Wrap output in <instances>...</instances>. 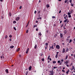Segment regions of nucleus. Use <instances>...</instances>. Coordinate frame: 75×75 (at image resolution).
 Instances as JSON below:
<instances>
[{"label": "nucleus", "mask_w": 75, "mask_h": 75, "mask_svg": "<svg viewBox=\"0 0 75 75\" xmlns=\"http://www.w3.org/2000/svg\"><path fill=\"white\" fill-rule=\"evenodd\" d=\"M62 53H66V51H65V48H63L62 51Z\"/></svg>", "instance_id": "obj_1"}, {"label": "nucleus", "mask_w": 75, "mask_h": 75, "mask_svg": "<svg viewBox=\"0 0 75 75\" xmlns=\"http://www.w3.org/2000/svg\"><path fill=\"white\" fill-rule=\"evenodd\" d=\"M65 50H66V53L67 52H68V51H69V49H68V47H66V48H65Z\"/></svg>", "instance_id": "obj_2"}, {"label": "nucleus", "mask_w": 75, "mask_h": 75, "mask_svg": "<svg viewBox=\"0 0 75 75\" xmlns=\"http://www.w3.org/2000/svg\"><path fill=\"white\" fill-rule=\"evenodd\" d=\"M56 48L57 49L59 50V49H60V46L59 45H57L56 46Z\"/></svg>", "instance_id": "obj_3"}, {"label": "nucleus", "mask_w": 75, "mask_h": 75, "mask_svg": "<svg viewBox=\"0 0 75 75\" xmlns=\"http://www.w3.org/2000/svg\"><path fill=\"white\" fill-rule=\"evenodd\" d=\"M52 47H50V46L49 47H50V49H54V45H53V44L52 45Z\"/></svg>", "instance_id": "obj_4"}, {"label": "nucleus", "mask_w": 75, "mask_h": 75, "mask_svg": "<svg viewBox=\"0 0 75 75\" xmlns=\"http://www.w3.org/2000/svg\"><path fill=\"white\" fill-rule=\"evenodd\" d=\"M59 54V52H57V54L55 56L56 58H57V57H58V54Z\"/></svg>", "instance_id": "obj_5"}, {"label": "nucleus", "mask_w": 75, "mask_h": 75, "mask_svg": "<svg viewBox=\"0 0 75 75\" xmlns=\"http://www.w3.org/2000/svg\"><path fill=\"white\" fill-rule=\"evenodd\" d=\"M32 68V67L31 66H30L29 68V71H31V69Z\"/></svg>", "instance_id": "obj_6"}, {"label": "nucleus", "mask_w": 75, "mask_h": 75, "mask_svg": "<svg viewBox=\"0 0 75 75\" xmlns=\"http://www.w3.org/2000/svg\"><path fill=\"white\" fill-rule=\"evenodd\" d=\"M28 51H29V48H28V49H27L26 52V54H28Z\"/></svg>", "instance_id": "obj_7"}, {"label": "nucleus", "mask_w": 75, "mask_h": 75, "mask_svg": "<svg viewBox=\"0 0 75 75\" xmlns=\"http://www.w3.org/2000/svg\"><path fill=\"white\" fill-rule=\"evenodd\" d=\"M60 38H62V37H63V35H62V33H60Z\"/></svg>", "instance_id": "obj_8"}, {"label": "nucleus", "mask_w": 75, "mask_h": 75, "mask_svg": "<svg viewBox=\"0 0 75 75\" xmlns=\"http://www.w3.org/2000/svg\"><path fill=\"white\" fill-rule=\"evenodd\" d=\"M19 19L20 18L19 17H17L16 18V21H18V20H19Z\"/></svg>", "instance_id": "obj_9"}, {"label": "nucleus", "mask_w": 75, "mask_h": 75, "mask_svg": "<svg viewBox=\"0 0 75 75\" xmlns=\"http://www.w3.org/2000/svg\"><path fill=\"white\" fill-rule=\"evenodd\" d=\"M67 30H64V34H66L67 33Z\"/></svg>", "instance_id": "obj_10"}, {"label": "nucleus", "mask_w": 75, "mask_h": 75, "mask_svg": "<svg viewBox=\"0 0 75 75\" xmlns=\"http://www.w3.org/2000/svg\"><path fill=\"white\" fill-rule=\"evenodd\" d=\"M69 12L70 13H71H71H73L74 12V11L73 10H71V11H69Z\"/></svg>", "instance_id": "obj_11"}, {"label": "nucleus", "mask_w": 75, "mask_h": 75, "mask_svg": "<svg viewBox=\"0 0 75 75\" xmlns=\"http://www.w3.org/2000/svg\"><path fill=\"white\" fill-rule=\"evenodd\" d=\"M69 61V60H67L66 62V64H68V62Z\"/></svg>", "instance_id": "obj_12"}, {"label": "nucleus", "mask_w": 75, "mask_h": 75, "mask_svg": "<svg viewBox=\"0 0 75 75\" xmlns=\"http://www.w3.org/2000/svg\"><path fill=\"white\" fill-rule=\"evenodd\" d=\"M14 46H13V45H11L10 47V48H13L14 47Z\"/></svg>", "instance_id": "obj_13"}, {"label": "nucleus", "mask_w": 75, "mask_h": 75, "mask_svg": "<svg viewBox=\"0 0 75 75\" xmlns=\"http://www.w3.org/2000/svg\"><path fill=\"white\" fill-rule=\"evenodd\" d=\"M46 7L47 8H49V7H50V5L48 4H47L46 5Z\"/></svg>", "instance_id": "obj_14"}, {"label": "nucleus", "mask_w": 75, "mask_h": 75, "mask_svg": "<svg viewBox=\"0 0 75 75\" xmlns=\"http://www.w3.org/2000/svg\"><path fill=\"white\" fill-rule=\"evenodd\" d=\"M69 72V69H68V71L66 72V74H68V73Z\"/></svg>", "instance_id": "obj_15"}, {"label": "nucleus", "mask_w": 75, "mask_h": 75, "mask_svg": "<svg viewBox=\"0 0 75 75\" xmlns=\"http://www.w3.org/2000/svg\"><path fill=\"white\" fill-rule=\"evenodd\" d=\"M51 65H50V64H49L48 65V68L50 69V68H51Z\"/></svg>", "instance_id": "obj_16"}, {"label": "nucleus", "mask_w": 75, "mask_h": 75, "mask_svg": "<svg viewBox=\"0 0 75 75\" xmlns=\"http://www.w3.org/2000/svg\"><path fill=\"white\" fill-rule=\"evenodd\" d=\"M68 55H67L66 56L65 59L66 60L67 59H68Z\"/></svg>", "instance_id": "obj_17"}, {"label": "nucleus", "mask_w": 75, "mask_h": 75, "mask_svg": "<svg viewBox=\"0 0 75 75\" xmlns=\"http://www.w3.org/2000/svg\"><path fill=\"white\" fill-rule=\"evenodd\" d=\"M37 45H35V46L34 47L35 49H36V48H37Z\"/></svg>", "instance_id": "obj_18"}, {"label": "nucleus", "mask_w": 75, "mask_h": 75, "mask_svg": "<svg viewBox=\"0 0 75 75\" xmlns=\"http://www.w3.org/2000/svg\"><path fill=\"white\" fill-rule=\"evenodd\" d=\"M5 71L6 72V73H8V69H6Z\"/></svg>", "instance_id": "obj_19"}, {"label": "nucleus", "mask_w": 75, "mask_h": 75, "mask_svg": "<svg viewBox=\"0 0 75 75\" xmlns=\"http://www.w3.org/2000/svg\"><path fill=\"white\" fill-rule=\"evenodd\" d=\"M9 15L10 16H11V12H9Z\"/></svg>", "instance_id": "obj_20"}, {"label": "nucleus", "mask_w": 75, "mask_h": 75, "mask_svg": "<svg viewBox=\"0 0 75 75\" xmlns=\"http://www.w3.org/2000/svg\"><path fill=\"white\" fill-rule=\"evenodd\" d=\"M67 20H68V19H67L65 20L64 21V23H66V22H67Z\"/></svg>", "instance_id": "obj_21"}, {"label": "nucleus", "mask_w": 75, "mask_h": 75, "mask_svg": "<svg viewBox=\"0 0 75 75\" xmlns=\"http://www.w3.org/2000/svg\"><path fill=\"white\" fill-rule=\"evenodd\" d=\"M45 45H46V46H48V43H46L45 44Z\"/></svg>", "instance_id": "obj_22"}, {"label": "nucleus", "mask_w": 75, "mask_h": 75, "mask_svg": "<svg viewBox=\"0 0 75 75\" xmlns=\"http://www.w3.org/2000/svg\"><path fill=\"white\" fill-rule=\"evenodd\" d=\"M72 41V40H71V39L70 40V41H69V43H71V42Z\"/></svg>", "instance_id": "obj_23"}, {"label": "nucleus", "mask_w": 75, "mask_h": 75, "mask_svg": "<svg viewBox=\"0 0 75 75\" xmlns=\"http://www.w3.org/2000/svg\"><path fill=\"white\" fill-rule=\"evenodd\" d=\"M67 2H68V0H66L65 1H64V3H67Z\"/></svg>", "instance_id": "obj_24"}, {"label": "nucleus", "mask_w": 75, "mask_h": 75, "mask_svg": "<svg viewBox=\"0 0 75 75\" xmlns=\"http://www.w3.org/2000/svg\"><path fill=\"white\" fill-rule=\"evenodd\" d=\"M50 75H54V72H52V73H50Z\"/></svg>", "instance_id": "obj_25"}, {"label": "nucleus", "mask_w": 75, "mask_h": 75, "mask_svg": "<svg viewBox=\"0 0 75 75\" xmlns=\"http://www.w3.org/2000/svg\"><path fill=\"white\" fill-rule=\"evenodd\" d=\"M71 14V13H69V12H68V15H70V14Z\"/></svg>", "instance_id": "obj_26"}, {"label": "nucleus", "mask_w": 75, "mask_h": 75, "mask_svg": "<svg viewBox=\"0 0 75 75\" xmlns=\"http://www.w3.org/2000/svg\"><path fill=\"white\" fill-rule=\"evenodd\" d=\"M53 64H55L56 63V61H54L53 62Z\"/></svg>", "instance_id": "obj_27"}, {"label": "nucleus", "mask_w": 75, "mask_h": 75, "mask_svg": "<svg viewBox=\"0 0 75 75\" xmlns=\"http://www.w3.org/2000/svg\"><path fill=\"white\" fill-rule=\"evenodd\" d=\"M74 68H75V67H74V66H73L72 68V70H73V69H74Z\"/></svg>", "instance_id": "obj_28"}, {"label": "nucleus", "mask_w": 75, "mask_h": 75, "mask_svg": "<svg viewBox=\"0 0 75 75\" xmlns=\"http://www.w3.org/2000/svg\"><path fill=\"white\" fill-rule=\"evenodd\" d=\"M13 29H14V30H15V31H16V27H14L13 28Z\"/></svg>", "instance_id": "obj_29"}, {"label": "nucleus", "mask_w": 75, "mask_h": 75, "mask_svg": "<svg viewBox=\"0 0 75 75\" xmlns=\"http://www.w3.org/2000/svg\"><path fill=\"white\" fill-rule=\"evenodd\" d=\"M28 33V30H27L26 31V33Z\"/></svg>", "instance_id": "obj_30"}, {"label": "nucleus", "mask_w": 75, "mask_h": 75, "mask_svg": "<svg viewBox=\"0 0 75 75\" xmlns=\"http://www.w3.org/2000/svg\"><path fill=\"white\" fill-rule=\"evenodd\" d=\"M20 51V48H18L17 50V51Z\"/></svg>", "instance_id": "obj_31"}, {"label": "nucleus", "mask_w": 75, "mask_h": 75, "mask_svg": "<svg viewBox=\"0 0 75 75\" xmlns=\"http://www.w3.org/2000/svg\"><path fill=\"white\" fill-rule=\"evenodd\" d=\"M9 37L10 38H11L12 37V35H9Z\"/></svg>", "instance_id": "obj_32"}, {"label": "nucleus", "mask_w": 75, "mask_h": 75, "mask_svg": "<svg viewBox=\"0 0 75 75\" xmlns=\"http://www.w3.org/2000/svg\"><path fill=\"white\" fill-rule=\"evenodd\" d=\"M13 23H14V24H15L16 23V21H14L13 22Z\"/></svg>", "instance_id": "obj_33"}, {"label": "nucleus", "mask_w": 75, "mask_h": 75, "mask_svg": "<svg viewBox=\"0 0 75 75\" xmlns=\"http://www.w3.org/2000/svg\"><path fill=\"white\" fill-rule=\"evenodd\" d=\"M68 17L69 18H70V17H71V15H69Z\"/></svg>", "instance_id": "obj_34"}, {"label": "nucleus", "mask_w": 75, "mask_h": 75, "mask_svg": "<svg viewBox=\"0 0 75 75\" xmlns=\"http://www.w3.org/2000/svg\"><path fill=\"white\" fill-rule=\"evenodd\" d=\"M69 2L70 3H72V0H70Z\"/></svg>", "instance_id": "obj_35"}, {"label": "nucleus", "mask_w": 75, "mask_h": 75, "mask_svg": "<svg viewBox=\"0 0 75 75\" xmlns=\"http://www.w3.org/2000/svg\"><path fill=\"white\" fill-rule=\"evenodd\" d=\"M7 35H6V36L5 37V38H7Z\"/></svg>", "instance_id": "obj_36"}, {"label": "nucleus", "mask_w": 75, "mask_h": 75, "mask_svg": "<svg viewBox=\"0 0 75 75\" xmlns=\"http://www.w3.org/2000/svg\"><path fill=\"white\" fill-rule=\"evenodd\" d=\"M47 48H48V46L46 47L45 48V50H47Z\"/></svg>", "instance_id": "obj_37"}, {"label": "nucleus", "mask_w": 75, "mask_h": 75, "mask_svg": "<svg viewBox=\"0 0 75 75\" xmlns=\"http://www.w3.org/2000/svg\"><path fill=\"white\" fill-rule=\"evenodd\" d=\"M52 18H55V17L54 16H52Z\"/></svg>", "instance_id": "obj_38"}, {"label": "nucleus", "mask_w": 75, "mask_h": 75, "mask_svg": "<svg viewBox=\"0 0 75 75\" xmlns=\"http://www.w3.org/2000/svg\"><path fill=\"white\" fill-rule=\"evenodd\" d=\"M42 61H44V58L42 59Z\"/></svg>", "instance_id": "obj_39"}, {"label": "nucleus", "mask_w": 75, "mask_h": 75, "mask_svg": "<svg viewBox=\"0 0 75 75\" xmlns=\"http://www.w3.org/2000/svg\"><path fill=\"white\" fill-rule=\"evenodd\" d=\"M71 3V6H74V5L73 4H72V3Z\"/></svg>", "instance_id": "obj_40"}, {"label": "nucleus", "mask_w": 75, "mask_h": 75, "mask_svg": "<svg viewBox=\"0 0 75 75\" xmlns=\"http://www.w3.org/2000/svg\"><path fill=\"white\" fill-rule=\"evenodd\" d=\"M38 14H40V11H38Z\"/></svg>", "instance_id": "obj_41"}, {"label": "nucleus", "mask_w": 75, "mask_h": 75, "mask_svg": "<svg viewBox=\"0 0 75 75\" xmlns=\"http://www.w3.org/2000/svg\"><path fill=\"white\" fill-rule=\"evenodd\" d=\"M39 35H40V36H41V32H40V33H39Z\"/></svg>", "instance_id": "obj_42"}, {"label": "nucleus", "mask_w": 75, "mask_h": 75, "mask_svg": "<svg viewBox=\"0 0 75 75\" xmlns=\"http://www.w3.org/2000/svg\"><path fill=\"white\" fill-rule=\"evenodd\" d=\"M36 13H37V11H35L34 12L35 14H36Z\"/></svg>", "instance_id": "obj_43"}, {"label": "nucleus", "mask_w": 75, "mask_h": 75, "mask_svg": "<svg viewBox=\"0 0 75 75\" xmlns=\"http://www.w3.org/2000/svg\"><path fill=\"white\" fill-rule=\"evenodd\" d=\"M28 71H26V73H25V74L26 75H27V74H28Z\"/></svg>", "instance_id": "obj_44"}, {"label": "nucleus", "mask_w": 75, "mask_h": 75, "mask_svg": "<svg viewBox=\"0 0 75 75\" xmlns=\"http://www.w3.org/2000/svg\"><path fill=\"white\" fill-rule=\"evenodd\" d=\"M60 65H62V62H60V63L59 64Z\"/></svg>", "instance_id": "obj_45"}, {"label": "nucleus", "mask_w": 75, "mask_h": 75, "mask_svg": "<svg viewBox=\"0 0 75 75\" xmlns=\"http://www.w3.org/2000/svg\"><path fill=\"white\" fill-rule=\"evenodd\" d=\"M35 27H37V25H34L33 27V28H35Z\"/></svg>", "instance_id": "obj_46"}, {"label": "nucleus", "mask_w": 75, "mask_h": 75, "mask_svg": "<svg viewBox=\"0 0 75 75\" xmlns=\"http://www.w3.org/2000/svg\"><path fill=\"white\" fill-rule=\"evenodd\" d=\"M1 18H2V19H3V18H4V16H1Z\"/></svg>", "instance_id": "obj_47"}, {"label": "nucleus", "mask_w": 75, "mask_h": 75, "mask_svg": "<svg viewBox=\"0 0 75 75\" xmlns=\"http://www.w3.org/2000/svg\"><path fill=\"white\" fill-rule=\"evenodd\" d=\"M58 63H60V61H58Z\"/></svg>", "instance_id": "obj_48"}, {"label": "nucleus", "mask_w": 75, "mask_h": 75, "mask_svg": "<svg viewBox=\"0 0 75 75\" xmlns=\"http://www.w3.org/2000/svg\"><path fill=\"white\" fill-rule=\"evenodd\" d=\"M53 72V70H52V71H51L50 72V73H51L52 72Z\"/></svg>", "instance_id": "obj_49"}, {"label": "nucleus", "mask_w": 75, "mask_h": 75, "mask_svg": "<svg viewBox=\"0 0 75 75\" xmlns=\"http://www.w3.org/2000/svg\"><path fill=\"white\" fill-rule=\"evenodd\" d=\"M61 61H62V62H63V61H64V60H63V59H62L61 60Z\"/></svg>", "instance_id": "obj_50"}, {"label": "nucleus", "mask_w": 75, "mask_h": 75, "mask_svg": "<svg viewBox=\"0 0 75 75\" xmlns=\"http://www.w3.org/2000/svg\"><path fill=\"white\" fill-rule=\"evenodd\" d=\"M63 26V24H62L61 26V27L62 28V26Z\"/></svg>", "instance_id": "obj_51"}, {"label": "nucleus", "mask_w": 75, "mask_h": 75, "mask_svg": "<svg viewBox=\"0 0 75 75\" xmlns=\"http://www.w3.org/2000/svg\"><path fill=\"white\" fill-rule=\"evenodd\" d=\"M53 68H54V69H55V68H57V67H54Z\"/></svg>", "instance_id": "obj_52"}, {"label": "nucleus", "mask_w": 75, "mask_h": 75, "mask_svg": "<svg viewBox=\"0 0 75 75\" xmlns=\"http://www.w3.org/2000/svg\"><path fill=\"white\" fill-rule=\"evenodd\" d=\"M61 11L60 10L59 12V13H61Z\"/></svg>", "instance_id": "obj_53"}, {"label": "nucleus", "mask_w": 75, "mask_h": 75, "mask_svg": "<svg viewBox=\"0 0 75 75\" xmlns=\"http://www.w3.org/2000/svg\"><path fill=\"white\" fill-rule=\"evenodd\" d=\"M66 17H67V18H68V15H66Z\"/></svg>", "instance_id": "obj_54"}, {"label": "nucleus", "mask_w": 75, "mask_h": 75, "mask_svg": "<svg viewBox=\"0 0 75 75\" xmlns=\"http://www.w3.org/2000/svg\"><path fill=\"white\" fill-rule=\"evenodd\" d=\"M3 56H1V58H3Z\"/></svg>", "instance_id": "obj_55"}, {"label": "nucleus", "mask_w": 75, "mask_h": 75, "mask_svg": "<svg viewBox=\"0 0 75 75\" xmlns=\"http://www.w3.org/2000/svg\"><path fill=\"white\" fill-rule=\"evenodd\" d=\"M65 69V67H63L62 69L64 70V69Z\"/></svg>", "instance_id": "obj_56"}, {"label": "nucleus", "mask_w": 75, "mask_h": 75, "mask_svg": "<svg viewBox=\"0 0 75 75\" xmlns=\"http://www.w3.org/2000/svg\"><path fill=\"white\" fill-rule=\"evenodd\" d=\"M74 58H75V54H74Z\"/></svg>", "instance_id": "obj_57"}, {"label": "nucleus", "mask_w": 75, "mask_h": 75, "mask_svg": "<svg viewBox=\"0 0 75 75\" xmlns=\"http://www.w3.org/2000/svg\"><path fill=\"white\" fill-rule=\"evenodd\" d=\"M66 14H64V17L65 16H66Z\"/></svg>", "instance_id": "obj_58"}, {"label": "nucleus", "mask_w": 75, "mask_h": 75, "mask_svg": "<svg viewBox=\"0 0 75 75\" xmlns=\"http://www.w3.org/2000/svg\"><path fill=\"white\" fill-rule=\"evenodd\" d=\"M19 8L20 9H21V6H20V7H19Z\"/></svg>", "instance_id": "obj_59"}, {"label": "nucleus", "mask_w": 75, "mask_h": 75, "mask_svg": "<svg viewBox=\"0 0 75 75\" xmlns=\"http://www.w3.org/2000/svg\"><path fill=\"white\" fill-rule=\"evenodd\" d=\"M36 31H38V29L37 28L36 29Z\"/></svg>", "instance_id": "obj_60"}, {"label": "nucleus", "mask_w": 75, "mask_h": 75, "mask_svg": "<svg viewBox=\"0 0 75 75\" xmlns=\"http://www.w3.org/2000/svg\"><path fill=\"white\" fill-rule=\"evenodd\" d=\"M66 40H67V41H69V39H66Z\"/></svg>", "instance_id": "obj_61"}, {"label": "nucleus", "mask_w": 75, "mask_h": 75, "mask_svg": "<svg viewBox=\"0 0 75 75\" xmlns=\"http://www.w3.org/2000/svg\"><path fill=\"white\" fill-rule=\"evenodd\" d=\"M62 71L63 72H65V71L64 70H62Z\"/></svg>", "instance_id": "obj_62"}, {"label": "nucleus", "mask_w": 75, "mask_h": 75, "mask_svg": "<svg viewBox=\"0 0 75 75\" xmlns=\"http://www.w3.org/2000/svg\"><path fill=\"white\" fill-rule=\"evenodd\" d=\"M19 57H21V55L20 54V55H19Z\"/></svg>", "instance_id": "obj_63"}, {"label": "nucleus", "mask_w": 75, "mask_h": 75, "mask_svg": "<svg viewBox=\"0 0 75 75\" xmlns=\"http://www.w3.org/2000/svg\"><path fill=\"white\" fill-rule=\"evenodd\" d=\"M74 72H75V69H74Z\"/></svg>", "instance_id": "obj_64"}]
</instances>
